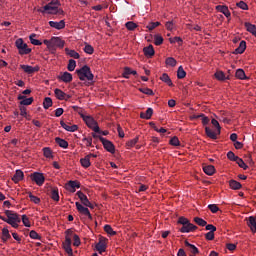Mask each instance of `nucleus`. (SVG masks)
Segmentation results:
<instances>
[{
    "label": "nucleus",
    "instance_id": "obj_1",
    "mask_svg": "<svg viewBox=\"0 0 256 256\" xmlns=\"http://www.w3.org/2000/svg\"><path fill=\"white\" fill-rule=\"evenodd\" d=\"M76 74L78 75V79H80V81H88V85H93L95 75H93V72H91V68L89 66L84 65L80 69H77Z\"/></svg>",
    "mask_w": 256,
    "mask_h": 256
},
{
    "label": "nucleus",
    "instance_id": "obj_2",
    "mask_svg": "<svg viewBox=\"0 0 256 256\" xmlns=\"http://www.w3.org/2000/svg\"><path fill=\"white\" fill-rule=\"evenodd\" d=\"M177 223L182 225V227L179 229L180 233H193V231H197V226L192 224L189 219L183 216L178 218Z\"/></svg>",
    "mask_w": 256,
    "mask_h": 256
},
{
    "label": "nucleus",
    "instance_id": "obj_3",
    "mask_svg": "<svg viewBox=\"0 0 256 256\" xmlns=\"http://www.w3.org/2000/svg\"><path fill=\"white\" fill-rule=\"evenodd\" d=\"M60 6L59 0H52L44 6V10L48 11V15H63V9H59Z\"/></svg>",
    "mask_w": 256,
    "mask_h": 256
},
{
    "label": "nucleus",
    "instance_id": "obj_4",
    "mask_svg": "<svg viewBox=\"0 0 256 256\" xmlns=\"http://www.w3.org/2000/svg\"><path fill=\"white\" fill-rule=\"evenodd\" d=\"M5 215L7 217L6 223H8V225H11V227H13L14 229H17L19 227V223H21V218H19V214L11 210H6Z\"/></svg>",
    "mask_w": 256,
    "mask_h": 256
},
{
    "label": "nucleus",
    "instance_id": "obj_5",
    "mask_svg": "<svg viewBox=\"0 0 256 256\" xmlns=\"http://www.w3.org/2000/svg\"><path fill=\"white\" fill-rule=\"evenodd\" d=\"M211 123L214 127H216V131L211 130L208 126L205 127V133L209 139H217V135H221V125H219V121L216 119H212Z\"/></svg>",
    "mask_w": 256,
    "mask_h": 256
},
{
    "label": "nucleus",
    "instance_id": "obj_6",
    "mask_svg": "<svg viewBox=\"0 0 256 256\" xmlns=\"http://www.w3.org/2000/svg\"><path fill=\"white\" fill-rule=\"evenodd\" d=\"M83 121L86 123L87 127L89 129H92L94 133H101V128H99V125L97 124V121H95V118L89 115L82 116Z\"/></svg>",
    "mask_w": 256,
    "mask_h": 256
},
{
    "label": "nucleus",
    "instance_id": "obj_7",
    "mask_svg": "<svg viewBox=\"0 0 256 256\" xmlns=\"http://www.w3.org/2000/svg\"><path fill=\"white\" fill-rule=\"evenodd\" d=\"M15 45L19 51V55H29V53H31V48L27 46V43L23 41V38L17 39Z\"/></svg>",
    "mask_w": 256,
    "mask_h": 256
},
{
    "label": "nucleus",
    "instance_id": "obj_8",
    "mask_svg": "<svg viewBox=\"0 0 256 256\" xmlns=\"http://www.w3.org/2000/svg\"><path fill=\"white\" fill-rule=\"evenodd\" d=\"M30 179L34 181V183H36L38 187L43 186V184L45 183V175H43V173L41 172H34L30 174Z\"/></svg>",
    "mask_w": 256,
    "mask_h": 256
},
{
    "label": "nucleus",
    "instance_id": "obj_9",
    "mask_svg": "<svg viewBox=\"0 0 256 256\" xmlns=\"http://www.w3.org/2000/svg\"><path fill=\"white\" fill-rule=\"evenodd\" d=\"M76 195L78 196V199H80L82 205H84V207H89L90 209H95V206L89 201V198H87V195H85V193H83L82 191H78L76 193Z\"/></svg>",
    "mask_w": 256,
    "mask_h": 256
},
{
    "label": "nucleus",
    "instance_id": "obj_10",
    "mask_svg": "<svg viewBox=\"0 0 256 256\" xmlns=\"http://www.w3.org/2000/svg\"><path fill=\"white\" fill-rule=\"evenodd\" d=\"M100 141L104 147V149H106V151H108V153H115V145L113 144V142L107 140L106 138L100 137Z\"/></svg>",
    "mask_w": 256,
    "mask_h": 256
},
{
    "label": "nucleus",
    "instance_id": "obj_11",
    "mask_svg": "<svg viewBox=\"0 0 256 256\" xmlns=\"http://www.w3.org/2000/svg\"><path fill=\"white\" fill-rule=\"evenodd\" d=\"M77 211H79L81 213V215H85L86 217H88V219H93V216L91 215V212H89V208H87V206H83L81 205V203L76 202L75 203Z\"/></svg>",
    "mask_w": 256,
    "mask_h": 256
},
{
    "label": "nucleus",
    "instance_id": "obj_12",
    "mask_svg": "<svg viewBox=\"0 0 256 256\" xmlns=\"http://www.w3.org/2000/svg\"><path fill=\"white\" fill-rule=\"evenodd\" d=\"M52 43V50L55 49V47H59V49H63L65 47V40L61 39L60 37L53 36L51 38Z\"/></svg>",
    "mask_w": 256,
    "mask_h": 256
},
{
    "label": "nucleus",
    "instance_id": "obj_13",
    "mask_svg": "<svg viewBox=\"0 0 256 256\" xmlns=\"http://www.w3.org/2000/svg\"><path fill=\"white\" fill-rule=\"evenodd\" d=\"M20 69H22L24 71V73H27V75H33V73H37V71H39V66H29V65H25L22 64L20 65Z\"/></svg>",
    "mask_w": 256,
    "mask_h": 256
},
{
    "label": "nucleus",
    "instance_id": "obj_14",
    "mask_svg": "<svg viewBox=\"0 0 256 256\" xmlns=\"http://www.w3.org/2000/svg\"><path fill=\"white\" fill-rule=\"evenodd\" d=\"M48 195L54 201L59 202V188H57V187H50L48 189Z\"/></svg>",
    "mask_w": 256,
    "mask_h": 256
},
{
    "label": "nucleus",
    "instance_id": "obj_15",
    "mask_svg": "<svg viewBox=\"0 0 256 256\" xmlns=\"http://www.w3.org/2000/svg\"><path fill=\"white\" fill-rule=\"evenodd\" d=\"M49 25L53 29H57L58 31H61V29H65V20H61L59 22L49 21Z\"/></svg>",
    "mask_w": 256,
    "mask_h": 256
},
{
    "label": "nucleus",
    "instance_id": "obj_16",
    "mask_svg": "<svg viewBox=\"0 0 256 256\" xmlns=\"http://www.w3.org/2000/svg\"><path fill=\"white\" fill-rule=\"evenodd\" d=\"M216 11H218L219 13H223V15H225V17H227V19H229V17H231V12L229 11V7H227L225 5L216 6Z\"/></svg>",
    "mask_w": 256,
    "mask_h": 256
},
{
    "label": "nucleus",
    "instance_id": "obj_17",
    "mask_svg": "<svg viewBox=\"0 0 256 256\" xmlns=\"http://www.w3.org/2000/svg\"><path fill=\"white\" fill-rule=\"evenodd\" d=\"M245 49H247V42L242 40L239 47L234 50V55H242V53H245Z\"/></svg>",
    "mask_w": 256,
    "mask_h": 256
},
{
    "label": "nucleus",
    "instance_id": "obj_18",
    "mask_svg": "<svg viewBox=\"0 0 256 256\" xmlns=\"http://www.w3.org/2000/svg\"><path fill=\"white\" fill-rule=\"evenodd\" d=\"M185 247H187L188 251L191 253V255H197L199 254V248L195 245L189 243V241L184 242Z\"/></svg>",
    "mask_w": 256,
    "mask_h": 256
},
{
    "label": "nucleus",
    "instance_id": "obj_19",
    "mask_svg": "<svg viewBox=\"0 0 256 256\" xmlns=\"http://www.w3.org/2000/svg\"><path fill=\"white\" fill-rule=\"evenodd\" d=\"M246 221L252 233H256V216H250L248 219H246Z\"/></svg>",
    "mask_w": 256,
    "mask_h": 256
},
{
    "label": "nucleus",
    "instance_id": "obj_20",
    "mask_svg": "<svg viewBox=\"0 0 256 256\" xmlns=\"http://www.w3.org/2000/svg\"><path fill=\"white\" fill-rule=\"evenodd\" d=\"M143 53H144L145 57H147L148 59H151V57H153V55H155V49L153 48V45L144 47Z\"/></svg>",
    "mask_w": 256,
    "mask_h": 256
},
{
    "label": "nucleus",
    "instance_id": "obj_21",
    "mask_svg": "<svg viewBox=\"0 0 256 256\" xmlns=\"http://www.w3.org/2000/svg\"><path fill=\"white\" fill-rule=\"evenodd\" d=\"M20 105H31L34 101L33 97L27 98L25 95H19Z\"/></svg>",
    "mask_w": 256,
    "mask_h": 256
},
{
    "label": "nucleus",
    "instance_id": "obj_22",
    "mask_svg": "<svg viewBox=\"0 0 256 256\" xmlns=\"http://www.w3.org/2000/svg\"><path fill=\"white\" fill-rule=\"evenodd\" d=\"M63 83H71L73 81V75L69 72L62 73L61 76L58 77Z\"/></svg>",
    "mask_w": 256,
    "mask_h": 256
},
{
    "label": "nucleus",
    "instance_id": "obj_23",
    "mask_svg": "<svg viewBox=\"0 0 256 256\" xmlns=\"http://www.w3.org/2000/svg\"><path fill=\"white\" fill-rule=\"evenodd\" d=\"M23 177H25V174H23V171L16 170L15 174L12 177V181H14V183H19V181H23Z\"/></svg>",
    "mask_w": 256,
    "mask_h": 256
},
{
    "label": "nucleus",
    "instance_id": "obj_24",
    "mask_svg": "<svg viewBox=\"0 0 256 256\" xmlns=\"http://www.w3.org/2000/svg\"><path fill=\"white\" fill-rule=\"evenodd\" d=\"M160 81H163V83H166L169 87H173V81H171V77H169V74L163 73L160 76Z\"/></svg>",
    "mask_w": 256,
    "mask_h": 256
},
{
    "label": "nucleus",
    "instance_id": "obj_25",
    "mask_svg": "<svg viewBox=\"0 0 256 256\" xmlns=\"http://www.w3.org/2000/svg\"><path fill=\"white\" fill-rule=\"evenodd\" d=\"M65 241L63 242V245L71 246V237H73V230L68 229L65 231Z\"/></svg>",
    "mask_w": 256,
    "mask_h": 256
},
{
    "label": "nucleus",
    "instance_id": "obj_26",
    "mask_svg": "<svg viewBox=\"0 0 256 256\" xmlns=\"http://www.w3.org/2000/svg\"><path fill=\"white\" fill-rule=\"evenodd\" d=\"M244 27L248 31V33H251L252 35H254V37H256V26L254 24L245 22Z\"/></svg>",
    "mask_w": 256,
    "mask_h": 256
},
{
    "label": "nucleus",
    "instance_id": "obj_27",
    "mask_svg": "<svg viewBox=\"0 0 256 256\" xmlns=\"http://www.w3.org/2000/svg\"><path fill=\"white\" fill-rule=\"evenodd\" d=\"M107 249V245L105 244V241L100 240L97 244H96V250L98 251V253H100V255L102 253H105V250Z\"/></svg>",
    "mask_w": 256,
    "mask_h": 256
},
{
    "label": "nucleus",
    "instance_id": "obj_28",
    "mask_svg": "<svg viewBox=\"0 0 256 256\" xmlns=\"http://www.w3.org/2000/svg\"><path fill=\"white\" fill-rule=\"evenodd\" d=\"M55 97L59 99V101H64L65 97H67V94L63 92V90L56 88L54 90Z\"/></svg>",
    "mask_w": 256,
    "mask_h": 256
},
{
    "label": "nucleus",
    "instance_id": "obj_29",
    "mask_svg": "<svg viewBox=\"0 0 256 256\" xmlns=\"http://www.w3.org/2000/svg\"><path fill=\"white\" fill-rule=\"evenodd\" d=\"M68 187H71L72 189V193H75V189H80L81 188V183H79V181L75 180H70L67 183Z\"/></svg>",
    "mask_w": 256,
    "mask_h": 256
},
{
    "label": "nucleus",
    "instance_id": "obj_30",
    "mask_svg": "<svg viewBox=\"0 0 256 256\" xmlns=\"http://www.w3.org/2000/svg\"><path fill=\"white\" fill-rule=\"evenodd\" d=\"M55 141L59 147H62V149H67L69 147V142H67L65 139H62L60 137H56Z\"/></svg>",
    "mask_w": 256,
    "mask_h": 256
},
{
    "label": "nucleus",
    "instance_id": "obj_31",
    "mask_svg": "<svg viewBox=\"0 0 256 256\" xmlns=\"http://www.w3.org/2000/svg\"><path fill=\"white\" fill-rule=\"evenodd\" d=\"M203 171L206 175H214L215 174V166L213 165H206V166H203Z\"/></svg>",
    "mask_w": 256,
    "mask_h": 256
},
{
    "label": "nucleus",
    "instance_id": "obj_32",
    "mask_svg": "<svg viewBox=\"0 0 256 256\" xmlns=\"http://www.w3.org/2000/svg\"><path fill=\"white\" fill-rule=\"evenodd\" d=\"M151 117H153V108H148L145 113H140L141 119H151Z\"/></svg>",
    "mask_w": 256,
    "mask_h": 256
},
{
    "label": "nucleus",
    "instance_id": "obj_33",
    "mask_svg": "<svg viewBox=\"0 0 256 256\" xmlns=\"http://www.w3.org/2000/svg\"><path fill=\"white\" fill-rule=\"evenodd\" d=\"M129 75H137V71L132 70L129 67H125L122 76L124 77V79H129Z\"/></svg>",
    "mask_w": 256,
    "mask_h": 256
},
{
    "label": "nucleus",
    "instance_id": "obj_34",
    "mask_svg": "<svg viewBox=\"0 0 256 256\" xmlns=\"http://www.w3.org/2000/svg\"><path fill=\"white\" fill-rule=\"evenodd\" d=\"M80 163L82 167H84V169H88V167H91V159L89 158V156H85L84 158H82L80 160Z\"/></svg>",
    "mask_w": 256,
    "mask_h": 256
},
{
    "label": "nucleus",
    "instance_id": "obj_35",
    "mask_svg": "<svg viewBox=\"0 0 256 256\" xmlns=\"http://www.w3.org/2000/svg\"><path fill=\"white\" fill-rule=\"evenodd\" d=\"M66 55H69V57H72V59H79L80 55L75 50H71L69 48H65Z\"/></svg>",
    "mask_w": 256,
    "mask_h": 256
},
{
    "label": "nucleus",
    "instance_id": "obj_36",
    "mask_svg": "<svg viewBox=\"0 0 256 256\" xmlns=\"http://www.w3.org/2000/svg\"><path fill=\"white\" fill-rule=\"evenodd\" d=\"M229 186L234 190L237 191L241 189L242 185L241 183L237 182V180H230L229 181Z\"/></svg>",
    "mask_w": 256,
    "mask_h": 256
},
{
    "label": "nucleus",
    "instance_id": "obj_37",
    "mask_svg": "<svg viewBox=\"0 0 256 256\" xmlns=\"http://www.w3.org/2000/svg\"><path fill=\"white\" fill-rule=\"evenodd\" d=\"M35 37H37V34L33 33L29 36V40H30V43L32 45H43V42H41L40 40H37L35 39Z\"/></svg>",
    "mask_w": 256,
    "mask_h": 256
},
{
    "label": "nucleus",
    "instance_id": "obj_38",
    "mask_svg": "<svg viewBox=\"0 0 256 256\" xmlns=\"http://www.w3.org/2000/svg\"><path fill=\"white\" fill-rule=\"evenodd\" d=\"M177 77L178 79H185V77H187V72H185V69H183V66L178 67Z\"/></svg>",
    "mask_w": 256,
    "mask_h": 256
},
{
    "label": "nucleus",
    "instance_id": "obj_39",
    "mask_svg": "<svg viewBox=\"0 0 256 256\" xmlns=\"http://www.w3.org/2000/svg\"><path fill=\"white\" fill-rule=\"evenodd\" d=\"M214 76L218 81H225V79H229V76L225 77V73H223V71H217Z\"/></svg>",
    "mask_w": 256,
    "mask_h": 256
},
{
    "label": "nucleus",
    "instance_id": "obj_40",
    "mask_svg": "<svg viewBox=\"0 0 256 256\" xmlns=\"http://www.w3.org/2000/svg\"><path fill=\"white\" fill-rule=\"evenodd\" d=\"M126 29H128V31H135L138 27L137 23L133 22V21H129L125 24Z\"/></svg>",
    "mask_w": 256,
    "mask_h": 256
},
{
    "label": "nucleus",
    "instance_id": "obj_41",
    "mask_svg": "<svg viewBox=\"0 0 256 256\" xmlns=\"http://www.w3.org/2000/svg\"><path fill=\"white\" fill-rule=\"evenodd\" d=\"M44 109H49V107H53V100L51 97H46L43 102Z\"/></svg>",
    "mask_w": 256,
    "mask_h": 256
},
{
    "label": "nucleus",
    "instance_id": "obj_42",
    "mask_svg": "<svg viewBox=\"0 0 256 256\" xmlns=\"http://www.w3.org/2000/svg\"><path fill=\"white\" fill-rule=\"evenodd\" d=\"M163 41H164L163 36H161L160 34L154 35V45H157V46L163 45Z\"/></svg>",
    "mask_w": 256,
    "mask_h": 256
},
{
    "label": "nucleus",
    "instance_id": "obj_43",
    "mask_svg": "<svg viewBox=\"0 0 256 256\" xmlns=\"http://www.w3.org/2000/svg\"><path fill=\"white\" fill-rule=\"evenodd\" d=\"M8 239H11V234H9V229L3 228L2 229V240L8 241Z\"/></svg>",
    "mask_w": 256,
    "mask_h": 256
},
{
    "label": "nucleus",
    "instance_id": "obj_44",
    "mask_svg": "<svg viewBox=\"0 0 256 256\" xmlns=\"http://www.w3.org/2000/svg\"><path fill=\"white\" fill-rule=\"evenodd\" d=\"M236 163L239 167H241V169H244V171H247V169H249V166H247V164H245V161H243V159L241 158H237Z\"/></svg>",
    "mask_w": 256,
    "mask_h": 256
},
{
    "label": "nucleus",
    "instance_id": "obj_45",
    "mask_svg": "<svg viewBox=\"0 0 256 256\" xmlns=\"http://www.w3.org/2000/svg\"><path fill=\"white\" fill-rule=\"evenodd\" d=\"M235 75L237 79H247V75H245V71L243 69H238Z\"/></svg>",
    "mask_w": 256,
    "mask_h": 256
},
{
    "label": "nucleus",
    "instance_id": "obj_46",
    "mask_svg": "<svg viewBox=\"0 0 256 256\" xmlns=\"http://www.w3.org/2000/svg\"><path fill=\"white\" fill-rule=\"evenodd\" d=\"M165 63L169 67H175L177 65V60H175V58H173V57H168V58H166Z\"/></svg>",
    "mask_w": 256,
    "mask_h": 256
},
{
    "label": "nucleus",
    "instance_id": "obj_47",
    "mask_svg": "<svg viewBox=\"0 0 256 256\" xmlns=\"http://www.w3.org/2000/svg\"><path fill=\"white\" fill-rule=\"evenodd\" d=\"M194 222L196 225H199V227H205L207 225V221L203 220V218L195 217Z\"/></svg>",
    "mask_w": 256,
    "mask_h": 256
},
{
    "label": "nucleus",
    "instance_id": "obj_48",
    "mask_svg": "<svg viewBox=\"0 0 256 256\" xmlns=\"http://www.w3.org/2000/svg\"><path fill=\"white\" fill-rule=\"evenodd\" d=\"M75 67H77V62L74 59H70L67 66L68 71H75Z\"/></svg>",
    "mask_w": 256,
    "mask_h": 256
},
{
    "label": "nucleus",
    "instance_id": "obj_49",
    "mask_svg": "<svg viewBox=\"0 0 256 256\" xmlns=\"http://www.w3.org/2000/svg\"><path fill=\"white\" fill-rule=\"evenodd\" d=\"M43 153L44 157H46L47 159H51V157H53V151H51V148L49 147L43 148Z\"/></svg>",
    "mask_w": 256,
    "mask_h": 256
},
{
    "label": "nucleus",
    "instance_id": "obj_50",
    "mask_svg": "<svg viewBox=\"0 0 256 256\" xmlns=\"http://www.w3.org/2000/svg\"><path fill=\"white\" fill-rule=\"evenodd\" d=\"M199 118H202V125H209V117L205 116V114L195 116V119Z\"/></svg>",
    "mask_w": 256,
    "mask_h": 256
},
{
    "label": "nucleus",
    "instance_id": "obj_51",
    "mask_svg": "<svg viewBox=\"0 0 256 256\" xmlns=\"http://www.w3.org/2000/svg\"><path fill=\"white\" fill-rule=\"evenodd\" d=\"M104 231L108 233V235H117V232L113 231V228L109 224L104 226Z\"/></svg>",
    "mask_w": 256,
    "mask_h": 256
},
{
    "label": "nucleus",
    "instance_id": "obj_52",
    "mask_svg": "<svg viewBox=\"0 0 256 256\" xmlns=\"http://www.w3.org/2000/svg\"><path fill=\"white\" fill-rule=\"evenodd\" d=\"M170 145H173V147H179L181 145V142H179V138L177 136H174L169 141Z\"/></svg>",
    "mask_w": 256,
    "mask_h": 256
},
{
    "label": "nucleus",
    "instance_id": "obj_53",
    "mask_svg": "<svg viewBox=\"0 0 256 256\" xmlns=\"http://www.w3.org/2000/svg\"><path fill=\"white\" fill-rule=\"evenodd\" d=\"M29 199L30 201H32V203H35L36 205H39V203H41V199L33 195L32 193H29Z\"/></svg>",
    "mask_w": 256,
    "mask_h": 256
},
{
    "label": "nucleus",
    "instance_id": "obj_54",
    "mask_svg": "<svg viewBox=\"0 0 256 256\" xmlns=\"http://www.w3.org/2000/svg\"><path fill=\"white\" fill-rule=\"evenodd\" d=\"M137 143H139V136L135 137L134 139L132 140H129L126 145L128 147H135V145H137Z\"/></svg>",
    "mask_w": 256,
    "mask_h": 256
},
{
    "label": "nucleus",
    "instance_id": "obj_55",
    "mask_svg": "<svg viewBox=\"0 0 256 256\" xmlns=\"http://www.w3.org/2000/svg\"><path fill=\"white\" fill-rule=\"evenodd\" d=\"M236 6L239 7V9H242L243 11H248L249 10V6L244 1L238 2L236 4Z\"/></svg>",
    "mask_w": 256,
    "mask_h": 256
},
{
    "label": "nucleus",
    "instance_id": "obj_56",
    "mask_svg": "<svg viewBox=\"0 0 256 256\" xmlns=\"http://www.w3.org/2000/svg\"><path fill=\"white\" fill-rule=\"evenodd\" d=\"M29 237L41 241V236L35 230L30 231Z\"/></svg>",
    "mask_w": 256,
    "mask_h": 256
},
{
    "label": "nucleus",
    "instance_id": "obj_57",
    "mask_svg": "<svg viewBox=\"0 0 256 256\" xmlns=\"http://www.w3.org/2000/svg\"><path fill=\"white\" fill-rule=\"evenodd\" d=\"M95 49H93V46L87 44L85 47H84V53H87L88 55H93Z\"/></svg>",
    "mask_w": 256,
    "mask_h": 256
},
{
    "label": "nucleus",
    "instance_id": "obj_58",
    "mask_svg": "<svg viewBox=\"0 0 256 256\" xmlns=\"http://www.w3.org/2000/svg\"><path fill=\"white\" fill-rule=\"evenodd\" d=\"M22 223L25 227H31V222L29 221V217L27 215H22Z\"/></svg>",
    "mask_w": 256,
    "mask_h": 256
},
{
    "label": "nucleus",
    "instance_id": "obj_59",
    "mask_svg": "<svg viewBox=\"0 0 256 256\" xmlns=\"http://www.w3.org/2000/svg\"><path fill=\"white\" fill-rule=\"evenodd\" d=\"M72 237L74 239V247H79V245H81V239L79 238V235L73 234Z\"/></svg>",
    "mask_w": 256,
    "mask_h": 256
},
{
    "label": "nucleus",
    "instance_id": "obj_60",
    "mask_svg": "<svg viewBox=\"0 0 256 256\" xmlns=\"http://www.w3.org/2000/svg\"><path fill=\"white\" fill-rule=\"evenodd\" d=\"M227 157H228L229 161H235V162L239 158V156H236L235 153H233V151H229L227 153Z\"/></svg>",
    "mask_w": 256,
    "mask_h": 256
},
{
    "label": "nucleus",
    "instance_id": "obj_61",
    "mask_svg": "<svg viewBox=\"0 0 256 256\" xmlns=\"http://www.w3.org/2000/svg\"><path fill=\"white\" fill-rule=\"evenodd\" d=\"M140 93H144V95H154L153 90L150 88H139Z\"/></svg>",
    "mask_w": 256,
    "mask_h": 256
},
{
    "label": "nucleus",
    "instance_id": "obj_62",
    "mask_svg": "<svg viewBox=\"0 0 256 256\" xmlns=\"http://www.w3.org/2000/svg\"><path fill=\"white\" fill-rule=\"evenodd\" d=\"M205 229L206 231H209V233H215V231H217V227H215L213 224H206Z\"/></svg>",
    "mask_w": 256,
    "mask_h": 256
},
{
    "label": "nucleus",
    "instance_id": "obj_63",
    "mask_svg": "<svg viewBox=\"0 0 256 256\" xmlns=\"http://www.w3.org/2000/svg\"><path fill=\"white\" fill-rule=\"evenodd\" d=\"M208 209L211 211V213H217V211H219V206L216 204H209Z\"/></svg>",
    "mask_w": 256,
    "mask_h": 256
},
{
    "label": "nucleus",
    "instance_id": "obj_64",
    "mask_svg": "<svg viewBox=\"0 0 256 256\" xmlns=\"http://www.w3.org/2000/svg\"><path fill=\"white\" fill-rule=\"evenodd\" d=\"M63 249L65 250V252L67 253V255L73 256V248H71V246H69V245H63Z\"/></svg>",
    "mask_w": 256,
    "mask_h": 256
}]
</instances>
